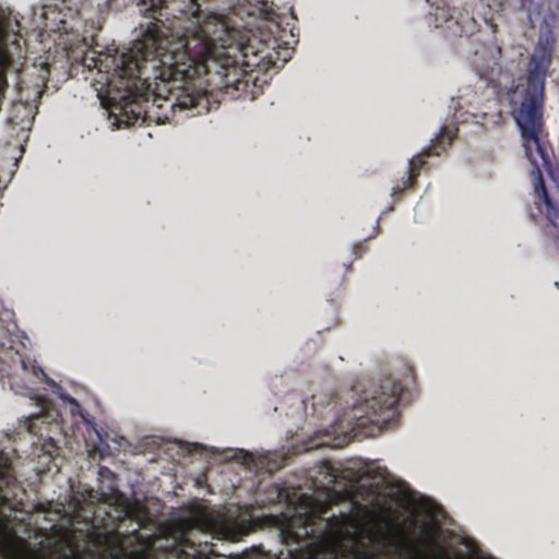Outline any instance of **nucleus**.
<instances>
[{
    "label": "nucleus",
    "mask_w": 559,
    "mask_h": 559,
    "mask_svg": "<svg viewBox=\"0 0 559 559\" xmlns=\"http://www.w3.org/2000/svg\"><path fill=\"white\" fill-rule=\"evenodd\" d=\"M191 2L192 11L181 31L166 34L150 26L130 48L106 52L94 66L109 71L130 92L145 90L158 97L176 91L189 94L205 74V62L219 57L233 40L222 16L203 12Z\"/></svg>",
    "instance_id": "f257e3e1"
},
{
    "label": "nucleus",
    "mask_w": 559,
    "mask_h": 559,
    "mask_svg": "<svg viewBox=\"0 0 559 559\" xmlns=\"http://www.w3.org/2000/svg\"><path fill=\"white\" fill-rule=\"evenodd\" d=\"M551 55L552 46L548 40L537 44L531 57V66L527 70V90L514 118L522 138L524 153L533 167L536 182L535 190L544 204L552 211V213L549 214V218L555 219L558 217L559 213L551 202L543 180L542 170L543 168H547L548 165L539 141L544 103V82Z\"/></svg>",
    "instance_id": "f03ea898"
},
{
    "label": "nucleus",
    "mask_w": 559,
    "mask_h": 559,
    "mask_svg": "<svg viewBox=\"0 0 559 559\" xmlns=\"http://www.w3.org/2000/svg\"><path fill=\"white\" fill-rule=\"evenodd\" d=\"M249 527L250 521L238 519L235 512H211L206 507L198 504L188 509L180 519L165 524L160 531L167 542L183 547L187 555L191 550L195 558L210 559L214 549L209 546L207 540L204 546L195 547L192 539L194 534L202 533L211 539L234 542Z\"/></svg>",
    "instance_id": "7ed1b4c3"
},
{
    "label": "nucleus",
    "mask_w": 559,
    "mask_h": 559,
    "mask_svg": "<svg viewBox=\"0 0 559 559\" xmlns=\"http://www.w3.org/2000/svg\"><path fill=\"white\" fill-rule=\"evenodd\" d=\"M94 544L97 547L100 559H124L135 557L144 552L146 546L135 549L131 546L130 537L121 535L119 532H108L97 534L94 537Z\"/></svg>",
    "instance_id": "20e7f679"
},
{
    "label": "nucleus",
    "mask_w": 559,
    "mask_h": 559,
    "mask_svg": "<svg viewBox=\"0 0 559 559\" xmlns=\"http://www.w3.org/2000/svg\"><path fill=\"white\" fill-rule=\"evenodd\" d=\"M298 503L300 504V508H296L292 516L298 518L304 526V532L308 534L309 528L313 531L310 522L317 516L319 512H321V510L324 508V503L307 496L299 497Z\"/></svg>",
    "instance_id": "39448f33"
},
{
    "label": "nucleus",
    "mask_w": 559,
    "mask_h": 559,
    "mask_svg": "<svg viewBox=\"0 0 559 559\" xmlns=\"http://www.w3.org/2000/svg\"><path fill=\"white\" fill-rule=\"evenodd\" d=\"M278 535L282 536L285 540L297 542L298 540V532L294 528L290 520L283 519L278 523L277 528Z\"/></svg>",
    "instance_id": "423d86ee"
},
{
    "label": "nucleus",
    "mask_w": 559,
    "mask_h": 559,
    "mask_svg": "<svg viewBox=\"0 0 559 559\" xmlns=\"http://www.w3.org/2000/svg\"><path fill=\"white\" fill-rule=\"evenodd\" d=\"M319 468H320L319 473L323 476V479L319 481L320 483L319 486L331 485L337 478V472L329 464H323Z\"/></svg>",
    "instance_id": "0eeeda50"
},
{
    "label": "nucleus",
    "mask_w": 559,
    "mask_h": 559,
    "mask_svg": "<svg viewBox=\"0 0 559 559\" xmlns=\"http://www.w3.org/2000/svg\"><path fill=\"white\" fill-rule=\"evenodd\" d=\"M2 37H3V29H2V26L0 25V93L2 92V90L4 88V85H5L2 70L9 62L8 55L3 47Z\"/></svg>",
    "instance_id": "6e6552de"
},
{
    "label": "nucleus",
    "mask_w": 559,
    "mask_h": 559,
    "mask_svg": "<svg viewBox=\"0 0 559 559\" xmlns=\"http://www.w3.org/2000/svg\"><path fill=\"white\" fill-rule=\"evenodd\" d=\"M96 92H97V97L99 99L100 106L105 109H108L110 107V102L114 99V97L111 96V94H112L111 84L108 87L109 96L102 95V91L98 88H96Z\"/></svg>",
    "instance_id": "1a4fd4ad"
},
{
    "label": "nucleus",
    "mask_w": 559,
    "mask_h": 559,
    "mask_svg": "<svg viewBox=\"0 0 559 559\" xmlns=\"http://www.w3.org/2000/svg\"><path fill=\"white\" fill-rule=\"evenodd\" d=\"M61 399L66 403H68L70 406L74 407L78 413H81L80 405L78 404V402L72 396L67 395V394H61Z\"/></svg>",
    "instance_id": "9d476101"
},
{
    "label": "nucleus",
    "mask_w": 559,
    "mask_h": 559,
    "mask_svg": "<svg viewBox=\"0 0 559 559\" xmlns=\"http://www.w3.org/2000/svg\"><path fill=\"white\" fill-rule=\"evenodd\" d=\"M264 8H265V3H263V2H259V3H258V8H257V10H254V11H249V14H251V15H253V14H255V15H261V14H263V13H264V11H265V9H264Z\"/></svg>",
    "instance_id": "9b49d317"
},
{
    "label": "nucleus",
    "mask_w": 559,
    "mask_h": 559,
    "mask_svg": "<svg viewBox=\"0 0 559 559\" xmlns=\"http://www.w3.org/2000/svg\"><path fill=\"white\" fill-rule=\"evenodd\" d=\"M474 559H492L491 557L487 556V555H477Z\"/></svg>",
    "instance_id": "f8f14e48"
},
{
    "label": "nucleus",
    "mask_w": 559,
    "mask_h": 559,
    "mask_svg": "<svg viewBox=\"0 0 559 559\" xmlns=\"http://www.w3.org/2000/svg\"><path fill=\"white\" fill-rule=\"evenodd\" d=\"M68 550H69V552H70L71 555H73V556H74L75 550H74V548H73L71 545H69V549H68Z\"/></svg>",
    "instance_id": "ddd939ff"
}]
</instances>
